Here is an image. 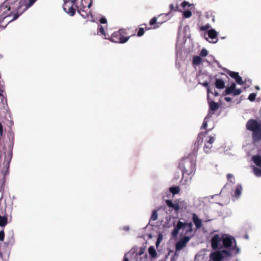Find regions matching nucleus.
<instances>
[{"label":"nucleus","mask_w":261,"mask_h":261,"mask_svg":"<svg viewBox=\"0 0 261 261\" xmlns=\"http://www.w3.org/2000/svg\"><path fill=\"white\" fill-rule=\"evenodd\" d=\"M211 246L213 250L222 248L229 249L234 250L235 254L240 253V248L237 246L236 239L232 236L228 234H215L212 238Z\"/></svg>","instance_id":"f257e3e1"},{"label":"nucleus","mask_w":261,"mask_h":261,"mask_svg":"<svg viewBox=\"0 0 261 261\" xmlns=\"http://www.w3.org/2000/svg\"><path fill=\"white\" fill-rule=\"evenodd\" d=\"M196 156V153L192 152L180 161L178 167L182 171V178L192 175L195 172Z\"/></svg>","instance_id":"f03ea898"},{"label":"nucleus","mask_w":261,"mask_h":261,"mask_svg":"<svg viewBox=\"0 0 261 261\" xmlns=\"http://www.w3.org/2000/svg\"><path fill=\"white\" fill-rule=\"evenodd\" d=\"M12 144H8L7 146L5 144L4 154L0 155V173L3 174V177H5L8 172L9 164L12 156Z\"/></svg>","instance_id":"7ed1b4c3"},{"label":"nucleus","mask_w":261,"mask_h":261,"mask_svg":"<svg viewBox=\"0 0 261 261\" xmlns=\"http://www.w3.org/2000/svg\"><path fill=\"white\" fill-rule=\"evenodd\" d=\"M247 130L252 132V138L253 142H258L261 140V122L256 119H250L246 124Z\"/></svg>","instance_id":"20e7f679"},{"label":"nucleus","mask_w":261,"mask_h":261,"mask_svg":"<svg viewBox=\"0 0 261 261\" xmlns=\"http://www.w3.org/2000/svg\"><path fill=\"white\" fill-rule=\"evenodd\" d=\"M37 0H20L16 9V13L13 15V18L9 22L15 20L29 8L31 7Z\"/></svg>","instance_id":"39448f33"},{"label":"nucleus","mask_w":261,"mask_h":261,"mask_svg":"<svg viewBox=\"0 0 261 261\" xmlns=\"http://www.w3.org/2000/svg\"><path fill=\"white\" fill-rule=\"evenodd\" d=\"M128 35L126 29H120L118 32H115V38L117 39L115 40V42L119 43L126 42L130 38V36H127Z\"/></svg>","instance_id":"423d86ee"},{"label":"nucleus","mask_w":261,"mask_h":261,"mask_svg":"<svg viewBox=\"0 0 261 261\" xmlns=\"http://www.w3.org/2000/svg\"><path fill=\"white\" fill-rule=\"evenodd\" d=\"M165 202L169 207L172 208V210H174L176 212H178L180 210L186 209L187 207V203L184 201H178L173 203L171 200L167 199Z\"/></svg>","instance_id":"0eeeda50"},{"label":"nucleus","mask_w":261,"mask_h":261,"mask_svg":"<svg viewBox=\"0 0 261 261\" xmlns=\"http://www.w3.org/2000/svg\"><path fill=\"white\" fill-rule=\"evenodd\" d=\"M241 92L242 90L241 89L237 88L236 84L234 83H232L230 86L226 88L222 94L224 96L231 95L234 97L240 95Z\"/></svg>","instance_id":"6e6552de"},{"label":"nucleus","mask_w":261,"mask_h":261,"mask_svg":"<svg viewBox=\"0 0 261 261\" xmlns=\"http://www.w3.org/2000/svg\"><path fill=\"white\" fill-rule=\"evenodd\" d=\"M64 5L63 6L64 11L71 16H73L75 13V9L73 8L76 0H63Z\"/></svg>","instance_id":"1a4fd4ad"},{"label":"nucleus","mask_w":261,"mask_h":261,"mask_svg":"<svg viewBox=\"0 0 261 261\" xmlns=\"http://www.w3.org/2000/svg\"><path fill=\"white\" fill-rule=\"evenodd\" d=\"M11 7L8 6L7 4L4 3L0 7V11L3 13L0 16V21L4 20L5 18L10 16L11 12H10Z\"/></svg>","instance_id":"9d476101"},{"label":"nucleus","mask_w":261,"mask_h":261,"mask_svg":"<svg viewBox=\"0 0 261 261\" xmlns=\"http://www.w3.org/2000/svg\"><path fill=\"white\" fill-rule=\"evenodd\" d=\"M208 140H206L203 147V150L206 153H210L212 152L213 143L215 140V138L212 136H208Z\"/></svg>","instance_id":"9b49d317"},{"label":"nucleus","mask_w":261,"mask_h":261,"mask_svg":"<svg viewBox=\"0 0 261 261\" xmlns=\"http://www.w3.org/2000/svg\"><path fill=\"white\" fill-rule=\"evenodd\" d=\"M190 237L189 236H186L184 238L179 240L175 245V250L176 251H180L183 248H184L188 242L190 241Z\"/></svg>","instance_id":"f8f14e48"},{"label":"nucleus","mask_w":261,"mask_h":261,"mask_svg":"<svg viewBox=\"0 0 261 261\" xmlns=\"http://www.w3.org/2000/svg\"><path fill=\"white\" fill-rule=\"evenodd\" d=\"M92 5V0H90V2L88 4L87 7L85 10H83V8H79L77 10V12L81 15V16L84 18H86L89 14L90 13L91 11L90 8Z\"/></svg>","instance_id":"ddd939ff"},{"label":"nucleus","mask_w":261,"mask_h":261,"mask_svg":"<svg viewBox=\"0 0 261 261\" xmlns=\"http://www.w3.org/2000/svg\"><path fill=\"white\" fill-rule=\"evenodd\" d=\"M157 17H153L149 21V25L150 27H145V30H149L150 29H156L158 28L163 22H160L157 21Z\"/></svg>","instance_id":"4468645a"},{"label":"nucleus","mask_w":261,"mask_h":261,"mask_svg":"<svg viewBox=\"0 0 261 261\" xmlns=\"http://www.w3.org/2000/svg\"><path fill=\"white\" fill-rule=\"evenodd\" d=\"M211 260L213 261H221L224 259V256H222L220 250H216L212 252L210 256Z\"/></svg>","instance_id":"2eb2a0df"},{"label":"nucleus","mask_w":261,"mask_h":261,"mask_svg":"<svg viewBox=\"0 0 261 261\" xmlns=\"http://www.w3.org/2000/svg\"><path fill=\"white\" fill-rule=\"evenodd\" d=\"M207 34L208 37L211 39V41H208L210 43H215L217 42L218 33L214 29H212L208 30Z\"/></svg>","instance_id":"dca6fc26"},{"label":"nucleus","mask_w":261,"mask_h":261,"mask_svg":"<svg viewBox=\"0 0 261 261\" xmlns=\"http://www.w3.org/2000/svg\"><path fill=\"white\" fill-rule=\"evenodd\" d=\"M183 222L179 221L172 232V236L173 237H176L179 233V230L183 228Z\"/></svg>","instance_id":"f3484780"},{"label":"nucleus","mask_w":261,"mask_h":261,"mask_svg":"<svg viewBox=\"0 0 261 261\" xmlns=\"http://www.w3.org/2000/svg\"><path fill=\"white\" fill-rule=\"evenodd\" d=\"M98 34L100 33L101 35H102L104 36V38L106 39H110V40L113 42L114 40L113 39V37L109 38V35L107 34L105 32V29L103 27L102 25H99L98 27Z\"/></svg>","instance_id":"a211bd4d"},{"label":"nucleus","mask_w":261,"mask_h":261,"mask_svg":"<svg viewBox=\"0 0 261 261\" xmlns=\"http://www.w3.org/2000/svg\"><path fill=\"white\" fill-rule=\"evenodd\" d=\"M193 222L196 226V229H199L202 226V221L199 219L197 215L195 214H193L192 216Z\"/></svg>","instance_id":"6ab92c4d"},{"label":"nucleus","mask_w":261,"mask_h":261,"mask_svg":"<svg viewBox=\"0 0 261 261\" xmlns=\"http://www.w3.org/2000/svg\"><path fill=\"white\" fill-rule=\"evenodd\" d=\"M184 226L183 228L186 230L185 233L186 234H191L193 232V224L192 222L185 223L183 222Z\"/></svg>","instance_id":"aec40b11"},{"label":"nucleus","mask_w":261,"mask_h":261,"mask_svg":"<svg viewBox=\"0 0 261 261\" xmlns=\"http://www.w3.org/2000/svg\"><path fill=\"white\" fill-rule=\"evenodd\" d=\"M232 250H230L229 249H222L220 250L222 256H224V259H225L226 260H228V258L232 256Z\"/></svg>","instance_id":"412c9836"},{"label":"nucleus","mask_w":261,"mask_h":261,"mask_svg":"<svg viewBox=\"0 0 261 261\" xmlns=\"http://www.w3.org/2000/svg\"><path fill=\"white\" fill-rule=\"evenodd\" d=\"M215 84L218 89H222L225 87V82L223 79L216 78Z\"/></svg>","instance_id":"4be33fe9"},{"label":"nucleus","mask_w":261,"mask_h":261,"mask_svg":"<svg viewBox=\"0 0 261 261\" xmlns=\"http://www.w3.org/2000/svg\"><path fill=\"white\" fill-rule=\"evenodd\" d=\"M252 160L258 167L261 168V156L254 155L252 157Z\"/></svg>","instance_id":"5701e85b"},{"label":"nucleus","mask_w":261,"mask_h":261,"mask_svg":"<svg viewBox=\"0 0 261 261\" xmlns=\"http://www.w3.org/2000/svg\"><path fill=\"white\" fill-rule=\"evenodd\" d=\"M219 105L214 101H211L210 103V109L211 110L215 111L219 108Z\"/></svg>","instance_id":"b1692460"},{"label":"nucleus","mask_w":261,"mask_h":261,"mask_svg":"<svg viewBox=\"0 0 261 261\" xmlns=\"http://www.w3.org/2000/svg\"><path fill=\"white\" fill-rule=\"evenodd\" d=\"M148 252L152 257H155L157 255L156 251L153 246H150L148 249Z\"/></svg>","instance_id":"393cba45"},{"label":"nucleus","mask_w":261,"mask_h":261,"mask_svg":"<svg viewBox=\"0 0 261 261\" xmlns=\"http://www.w3.org/2000/svg\"><path fill=\"white\" fill-rule=\"evenodd\" d=\"M242 187L241 185H237L234 191V195L236 197H239L242 193Z\"/></svg>","instance_id":"a878e982"},{"label":"nucleus","mask_w":261,"mask_h":261,"mask_svg":"<svg viewBox=\"0 0 261 261\" xmlns=\"http://www.w3.org/2000/svg\"><path fill=\"white\" fill-rule=\"evenodd\" d=\"M201 58L199 56H195L193 58L192 63L193 65H198L201 63Z\"/></svg>","instance_id":"bb28decb"},{"label":"nucleus","mask_w":261,"mask_h":261,"mask_svg":"<svg viewBox=\"0 0 261 261\" xmlns=\"http://www.w3.org/2000/svg\"><path fill=\"white\" fill-rule=\"evenodd\" d=\"M169 191L173 195H174L179 193L180 188L178 186L172 187L170 188Z\"/></svg>","instance_id":"cd10ccee"},{"label":"nucleus","mask_w":261,"mask_h":261,"mask_svg":"<svg viewBox=\"0 0 261 261\" xmlns=\"http://www.w3.org/2000/svg\"><path fill=\"white\" fill-rule=\"evenodd\" d=\"M158 211V210H153L152 211L151 217L150 218V221H154L158 219V214L157 213Z\"/></svg>","instance_id":"c85d7f7f"},{"label":"nucleus","mask_w":261,"mask_h":261,"mask_svg":"<svg viewBox=\"0 0 261 261\" xmlns=\"http://www.w3.org/2000/svg\"><path fill=\"white\" fill-rule=\"evenodd\" d=\"M253 170L254 174L257 176V177H261V168H258L256 167H253Z\"/></svg>","instance_id":"c756f323"},{"label":"nucleus","mask_w":261,"mask_h":261,"mask_svg":"<svg viewBox=\"0 0 261 261\" xmlns=\"http://www.w3.org/2000/svg\"><path fill=\"white\" fill-rule=\"evenodd\" d=\"M7 223V218L6 217H2L0 216V226H4Z\"/></svg>","instance_id":"7c9ffc66"},{"label":"nucleus","mask_w":261,"mask_h":261,"mask_svg":"<svg viewBox=\"0 0 261 261\" xmlns=\"http://www.w3.org/2000/svg\"><path fill=\"white\" fill-rule=\"evenodd\" d=\"M227 73L229 74V75L232 78L234 79V80L236 79V77L239 75V73L231 71L230 70H227Z\"/></svg>","instance_id":"2f4dec72"},{"label":"nucleus","mask_w":261,"mask_h":261,"mask_svg":"<svg viewBox=\"0 0 261 261\" xmlns=\"http://www.w3.org/2000/svg\"><path fill=\"white\" fill-rule=\"evenodd\" d=\"M87 3L86 2L85 0H81V4L80 6H76L77 10L79 8H83V10H85L86 8V4Z\"/></svg>","instance_id":"473e14b6"},{"label":"nucleus","mask_w":261,"mask_h":261,"mask_svg":"<svg viewBox=\"0 0 261 261\" xmlns=\"http://www.w3.org/2000/svg\"><path fill=\"white\" fill-rule=\"evenodd\" d=\"M235 81L237 84L240 85H243L244 84L242 79L239 75L236 77Z\"/></svg>","instance_id":"72a5a7b5"},{"label":"nucleus","mask_w":261,"mask_h":261,"mask_svg":"<svg viewBox=\"0 0 261 261\" xmlns=\"http://www.w3.org/2000/svg\"><path fill=\"white\" fill-rule=\"evenodd\" d=\"M183 15L185 18H189L192 16V12L189 10L185 11L183 13Z\"/></svg>","instance_id":"f704fd0d"},{"label":"nucleus","mask_w":261,"mask_h":261,"mask_svg":"<svg viewBox=\"0 0 261 261\" xmlns=\"http://www.w3.org/2000/svg\"><path fill=\"white\" fill-rule=\"evenodd\" d=\"M256 96V94L255 93H251L249 94V95L248 97V99L251 101H253L255 99Z\"/></svg>","instance_id":"c9c22d12"},{"label":"nucleus","mask_w":261,"mask_h":261,"mask_svg":"<svg viewBox=\"0 0 261 261\" xmlns=\"http://www.w3.org/2000/svg\"><path fill=\"white\" fill-rule=\"evenodd\" d=\"M144 33V29L142 28H140L138 30L137 33V36L139 37L142 36Z\"/></svg>","instance_id":"e433bc0d"},{"label":"nucleus","mask_w":261,"mask_h":261,"mask_svg":"<svg viewBox=\"0 0 261 261\" xmlns=\"http://www.w3.org/2000/svg\"><path fill=\"white\" fill-rule=\"evenodd\" d=\"M227 178L228 180L230 181L231 182H232V183H234V179L233 178V175L232 174H231L230 173L227 174Z\"/></svg>","instance_id":"4c0bfd02"},{"label":"nucleus","mask_w":261,"mask_h":261,"mask_svg":"<svg viewBox=\"0 0 261 261\" xmlns=\"http://www.w3.org/2000/svg\"><path fill=\"white\" fill-rule=\"evenodd\" d=\"M207 54H208V52H207V50L204 48L202 49L200 53V55L201 57H205L207 55Z\"/></svg>","instance_id":"58836bf2"},{"label":"nucleus","mask_w":261,"mask_h":261,"mask_svg":"<svg viewBox=\"0 0 261 261\" xmlns=\"http://www.w3.org/2000/svg\"><path fill=\"white\" fill-rule=\"evenodd\" d=\"M211 28V25L209 24H206L205 25L201 26L200 27L201 31H206Z\"/></svg>","instance_id":"ea45409f"},{"label":"nucleus","mask_w":261,"mask_h":261,"mask_svg":"<svg viewBox=\"0 0 261 261\" xmlns=\"http://www.w3.org/2000/svg\"><path fill=\"white\" fill-rule=\"evenodd\" d=\"M206 117L205 118L203 124L201 126L202 129H206L207 126V121L206 120Z\"/></svg>","instance_id":"a19ab883"},{"label":"nucleus","mask_w":261,"mask_h":261,"mask_svg":"<svg viewBox=\"0 0 261 261\" xmlns=\"http://www.w3.org/2000/svg\"><path fill=\"white\" fill-rule=\"evenodd\" d=\"M162 239H163L162 234H160L158 236V239H157V241H156V246H158L160 243V242L162 241Z\"/></svg>","instance_id":"79ce46f5"},{"label":"nucleus","mask_w":261,"mask_h":261,"mask_svg":"<svg viewBox=\"0 0 261 261\" xmlns=\"http://www.w3.org/2000/svg\"><path fill=\"white\" fill-rule=\"evenodd\" d=\"M170 12H171L172 11H177V10L178 9V6H176L175 7L173 4H170Z\"/></svg>","instance_id":"37998d69"},{"label":"nucleus","mask_w":261,"mask_h":261,"mask_svg":"<svg viewBox=\"0 0 261 261\" xmlns=\"http://www.w3.org/2000/svg\"><path fill=\"white\" fill-rule=\"evenodd\" d=\"M5 238V233L3 230L0 231V241H3Z\"/></svg>","instance_id":"c03bdc74"},{"label":"nucleus","mask_w":261,"mask_h":261,"mask_svg":"<svg viewBox=\"0 0 261 261\" xmlns=\"http://www.w3.org/2000/svg\"><path fill=\"white\" fill-rule=\"evenodd\" d=\"M100 22L101 24H106L107 22V20L105 17H103L100 18Z\"/></svg>","instance_id":"a18cd8bd"},{"label":"nucleus","mask_w":261,"mask_h":261,"mask_svg":"<svg viewBox=\"0 0 261 261\" xmlns=\"http://www.w3.org/2000/svg\"><path fill=\"white\" fill-rule=\"evenodd\" d=\"M202 85L203 86L206 87L207 88V92L208 93L210 92V87L208 85V83L207 82H204Z\"/></svg>","instance_id":"49530a36"},{"label":"nucleus","mask_w":261,"mask_h":261,"mask_svg":"<svg viewBox=\"0 0 261 261\" xmlns=\"http://www.w3.org/2000/svg\"><path fill=\"white\" fill-rule=\"evenodd\" d=\"M188 4V2L184 1L181 3V6L182 8H185Z\"/></svg>","instance_id":"de8ad7c7"},{"label":"nucleus","mask_w":261,"mask_h":261,"mask_svg":"<svg viewBox=\"0 0 261 261\" xmlns=\"http://www.w3.org/2000/svg\"><path fill=\"white\" fill-rule=\"evenodd\" d=\"M224 100L227 102H230L232 100V98L229 96H225L224 97Z\"/></svg>","instance_id":"09e8293b"},{"label":"nucleus","mask_w":261,"mask_h":261,"mask_svg":"<svg viewBox=\"0 0 261 261\" xmlns=\"http://www.w3.org/2000/svg\"><path fill=\"white\" fill-rule=\"evenodd\" d=\"M3 132V128L2 124L0 123V136H2Z\"/></svg>","instance_id":"8fccbe9b"},{"label":"nucleus","mask_w":261,"mask_h":261,"mask_svg":"<svg viewBox=\"0 0 261 261\" xmlns=\"http://www.w3.org/2000/svg\"><path fill=\"white\" fill-rule=\"evenodd\" d=\"M126 256L127 255L125 254L123 261H129L128 258Z\"/></svg>","instance_id":"3c124183"},{"label":"nucleus","mask_w":261,"mask_h":261,"mask_svg":"<svg viewBox=\"0 0 261 261\" xmlns=\"http://www.w3.org/2000/svg\"><path fill=\"white\" fill-rule=\"evenodd\" d=\"M201 139V138H200V135H198V138H197V142H198V143H199V142L200 141Z\"/></svg>","instance_id":"603ef678"},{"label":"nucleus","mask_w":261,"mask_h":261,"mask_svg":"<svg viewBox=\"0 0 261 261\" xmlns=\"http://www.w3.org/2000/svg\"><path fill=\"white\" fill-rule=\"evenodd\" d=\"M221 75H222L225 76L226 77H228V76H227L226 74H225L224 73H221Z\"/></svg>","instance_id":"864d4df0"},{"label":"nucleus","mask_w":261,"mask_h":261,"mask_svg":"<svg viewBox=\"0 0 261 261\" xmlns=\"http://www.w3.org/2000/svg\"><path fill=\"white\" fill-rule=\"evenodd\" d=\"M218 95V93L216 92V93H215V96H217Z\"/></svg>","instance_id":"5fc2aeb1"},{"label":"nucleus","mask_w":261,"mask_h":261,"mask_svg":"<svg viewBox=\"0 0 261 261\" xmlns=\"http://www.w3.org/2000/svg\"><path fill=\"white\" fill-rule=\"evenodd\" d=\"M256 89H257V90H259V88L258 86H256Z\"/></svg>","instance_id":"6e6d98bb"},{"label":"nucleus","mask_w":261,"mask_h":261,"mask_svg":"<svg viewBox=\"0 0 261 261\" xmlns=\"http://www.w3.org/2000/svg\"><path fill=\"white\" fill-rule=\"evenodd\" d=\"M212 20H213V22H215V18H214V17L213 18Z\"/></svg>","instance_id":"4d7b16f0"}]
</instances>
